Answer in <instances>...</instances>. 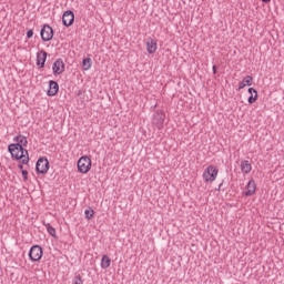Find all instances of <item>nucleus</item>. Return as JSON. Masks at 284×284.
<instances>
[{
  "label": "nucleus",
  "instance_id": "dca6fc26",
  "mask_svg": "<svg viewBox=\"0 0 284 284\" xmlns=\"http://www.w3.org/2000/svg\"><path fill=\"white\" fill-rule=\"evenodd\" d=\"M240 168L243 174H250V172H252V163L247 160H243Z\"/></svg>",
  "mask_w": 284,
  "mask_h": 284
},
{
  "label": "nucleus",
  "instance_id": "0eeeda50",
  "mask_svg": "<svg viewBox=\"0 0 284 284\" xmlns=\"http://www.w3.org/2000/svg\"><path fill=\"white\" fill-rule=\"evenodd\" d=\"M40 37L44 42L52 41L54 38V29H52L50 24H44L40 31Z\"/></svg>",
  "mask_w": 284,
  "mask_h": 284
},
{
  "label": "nucleus",
  "instance_id": "f257e3e1",
  "mask_svg": "<svg viewBox=\"0 0 284 284\" xmlns=\"http://www.w3.org/2000/svg\"><path fill=\"white\" fill-rule=\"evenodd\" d=\"M8 152L11 153V159L13 161H21L22 165H28V163H30V155L28 154V150L20 151L19 148L10 149L9 144Z\"/></svg>",
  "mask_w": 284,
  "mask_h": 284
},
{
  "label": "nucleus",
  "instance_id": "6e6552de",
  "mask_svg": "<svg viewBox=\"0 0 284 284\" xmlns=\"http://www.w3.org/2000/svg\"><path fill=\"white\" fill-rule=\"evenodd\" d=\"M163 123H165V113L163 111H156L153 114V125H155L158 130H163Z\"/></svg>",
  "mask_w": 284,
  "mask_h": 284
},
{
  "label": "nucleus",
  "instance_id": "1a4fd4ad",
  "mask_svg": "<svg viewBox=\"0 0 284 284\" xmlns=\"http://www.w3.org/2000/svg\"><path fill=\"white\" fill-rule=\"evenodd\" d=\"M52 71L54 77H59V74L65 72V63L63 62V59L59 58L53 62Z\"/></svg>",
  "mask_w": 284,
  "mask_h": 284
},
{
  "label": "nucleus",
  "instance_id": "f3484780",
  "mask_svg": "<svg viewBox=\"0 0 284 284\" xmlns=\"http://www.w3.org/2000/svg\"><path fill=\"white\" fill-rule=\"evenodd\" d=\"M252 81H254V78L252 75H246L240 83H239V90H243L246 85H252Z\"/></svg>",
  "mask_w": 284,
  "mask_h": 284
},
{
  "label": "nucleus",
  "instance_id": "393cba45",
  "mask_svg": "<svg viewBox=\"0 0 284 284\" xmlns=\"http://www.w3.org/2000/svg\"><path fill=\"white\" fill-rule=\"evenodd\" d=\"M213 74H216V65H213Z\"/></svg>",
  "mask_w": 284,
  "mask_h": 284
},
{
  "label": "nucleus",
  "instance_id": "f03ea898",
  "mask_svg": "<svg viewBox=\"0 0 284 284\" xmlns=\"http://www.w3.org/2000/svg\"><path fill=\"white\" fill-rule=\"evenodd\" d=\"M202 176L205 183H214V181H216V176H219V169L214 165H210L204 170Z\"/></svg>",
  "mask_w": 284,
  "mask_h": 284
},
{
  "label": "nucleus",
  "instance_id": "9d476101",
  "mask_svg": "<svg viewBox=\"0 0 284 284\" xmlns=\"http://www.w3.org/2000/svg\"><path fill=\"white\" fill-rule=\"evenodd\" d=\"M62 23L65 28H70L74 23V12L72 10H67L62 16Z\"/></svg>",
  "mask_w": 284,
  "mask_h": 284
},
{
  "label": "nucleus",
  "instance_id": "423d86ee",
  "mask_svg": "<svg viewBox=\"0 0 284 284\" xmlns=\"http://www.w3.org/2000/svg\"><path fill=\"white\" fill-rule=\"evenodd\" d=\"M42 257H43V247H41L38 244L31 246V248L29 251L30 261H32L33 263H37Z\"/></svg>",
  "mask_w": 284,
  "mask_h": 284
},
{
  "label": "nucleus",
  "instance_id": "2eb2a0df",
  "mask_svg": "<svg viewBox=\"0 0 284 284\" xmlns=\"http://www.w3.org/2000/svg\"><path fill=\"white\" fill-rule=\"evenodd\" d=\"M247 92L248 94H251L247 99V102L250 103V105H252L253 103H256V101L258 100V91H256V89L254 88H248Z\"/></svg>",
  "mask_w": 284,
  "mask_h": 284
},
{
  "label": "nucleus",
  "instance_id": "b1692460",
  "mask_svg": "<svg viewBox=\"0 0 284 284\" xmlns=\"http://www.w3.org/2000/svg\"><path fill=\"white\" fill-rule=\"evenodd\" d=\"M22 179L23 181H28V170H22Z\"/></svg>",
  "mask_w": 284,
  "mask_h": 284
},
{
  "label": "nucleus",
  "instance_id": "f8f14e48",
  "mask_svg": "<svg viewBox=\"0 0 284 284\" xmlns=\"http://www.w3.org/2000/svg\"><path fill=\"white\" fill-rule=\"evenodd\" d=\"M256 194V182L254 179L250 180L246 185V191L244 192V196H254Z\"/></svg>",
  "mask_w": 284,
  "mask_h": 284
},
{
  "label": "nucleus",
  "instance_id": "5701e85b",
  "mask_svg": "<svg viewBox=\"0 0 284 284\" xmlns=\"http://www.w3.org/2000/svg\"><path fill=\"white\" fill-rule=\"evenodd\" d=\"M34 37V31L32 29L27 31V39H32Z\"/></svg>",
  "mask_w": 284,
  "mask_h": 284
},
{
  "label": "nucleus",
  "instance_id": "aec40b11",
  "mask_svg": "<svg viewBox=\"0 0 284 284\" xmlns=\"http://www.w3.org/2000/svg\"><path fill=\"white\" fill-rule=\"evenodd\" d=\"M84 216L87 221H91V219H94V210L92 207H89L84 211Z\"/></svg>",
  "mask_w": 284,
  "mask_h": 284
},
{
  "label": "nucleus",
  "instance_id": "a211bd4d",
  "mask_svg": "<svg viewBox=\"0 0 284 284\" xmlns=\"http://www.w3.org/2000/svg\"><path fill=\"white\" fill-rule=\"evenodd\" d=\"M112 263V260L108 255H103L101 260V267L102 270H108Z\"/></svg>",
  "mask_w": 284,
  "mask_h": 284
},
{
  "label": "nucleus",
  "instance_id": "ddd939ff",
  "mask_svg": "<svg viewBox=\"0 0 284 284\" xmlns=\"http://www.w3.org/2000/svg\"><path fill=\"white\" fill-rule=\"evenodd\" d=\"M48 60V52L41 50V52L37 53V65L39 68H45V61Z\"/></svg>",
  "mask_w": 284,
  "mask_h": 284
},
{
  "label": "nucleus",
  "instance_id": "39448f33",
  "mask_svg": "<svg viewBox=\"0 0 284 284\" xmlns=\"http://www.w3.org/2000/svg\"><path fill=\"white\" fill-rule=\"evenodd\" d=\"M48 170H50V161L48 158H40L36 163L37 174H48Z\"/></svg>",
  "mask_w": 284,
  "mask_h": 284
},
{
  "label": "nucleus",
  "instance_id": "4be33fe9",
  "mask_svg": "<svg viewBox=\"0 0 284 284\" xmlns=\"http://www.w3.org/2000/svg\"><path fill=\"white\" fill-rule=\"evenodd\" d=\"M72 284H83V278L81 277V274H75Z\"/></svg>",
  "mask_w": 284,
  "mask_h": 284
},
{
  "label": "nucleus",
  "instance_id": "bb28decb",
  "mask_svg": "<svg viewBox=\"0 0 284 284\" xmlns=\"http://www.w3.org/2000/svg\"><path fill=\"white\" fill-rule=\"evenodd\" d=\"M19 170H23V164H18Z\"/></svg>",
  "mask_w": 284,
  "mask_h": 284
},
{
  "label": "nucleus",
  "instance_id": "cd10ccee",
  "mask_svg": "<svg viewBox=\"0 0 284 284\" xmlns=\"http://www.w3.org/2000/svg\"><path fill=\"white\" fill-rule=\"evenodd\" d=\"M272 0H262L263 3H270Z\"/></svg>",
  "mask_w": 284,
  "mask_h": 284
},
{
  "label": "nucleus",
  "instance_id": "7ed1b4c3",
  "mask_svg": "<svg viewBox=\"0 0 284 284\" xmlns=\"http://www.w3.org/2000/svg\"><path fill=\"white\" fill-rule=\"evenodd\" d=\"M92 168V160L88 155H83L78 160V171L81 174H88L89 170Z\"/></svg>",
  "mask_w": 284,
  "mask_h": 284
},
{
  "label": "nucleus",
  "instance_id": "a878e982",
  "mask_svg": "<svg viewBox=\"0 0 284 284\" xmlns=\"http://www.w3.org/2000/svg\"><path fill=\"white\" fill-rule=\"evenodd\" d=\"M221 187H223V182L219 184L217 190L221 191Z\"/></svg>",
  "mask_w": 284,
  "mask_h": 284
},
{
  "label": "nucleus",
  "instance_id": "20e7f679",
  "mask_svg": "<svg viewBox=\"0 0 284 284\" xmlns=\"http://www.w3.org/2000/svg\"><path fill=\"white\" fill-rule=\"evenodd\" d=\"M13 141L16 143L10 144V150H17V148H19L20 151H23V150H26L23 148H28V138H26L22 134L14 136Z\"/></svg>",
  "mask_w": 284,
  "mask_h": 284
},
{
  "label": "nucleus",
  "instance_id": "412c9836",
  "mask_svg": "<svg viewBox=\"0 0 284 284\" xmlns=\"http://www.w3.org/2000/svg\"><path fill=\"white\" fill-rule=\"evenodd\" d=\"M47 231L50 236H53V239H57V229H54L50 223L47 224Z\"/></svg>",
  "mask_w": 284,
  "mask_h": 284
},
{
  "label": "nucleus",
  "instance_id": "4468645a",
  "mask_svg": "<svg viewBox=\"0 0 284 284\" xmlns=\"http://www.w3.org/2000/svg\"><path fill=\"white\" fill-rule=\"evenodd\" d=\"M156 50H158L156 40H154L152 38H148V40H146V51L149 52V54H154V52H156Z\"/></svg>",
  "mask_w": 284,
  "mask_h": 284
},
{
  "label": "nucleus",
  "instance_id": "6ab92c4d",
  "mask_svg": "<svg viewBox=\"0 0 284 284\" xmlns=\"http://www.w3.org/2000/svg\"><path fill=\"white\" fill-rule=\"evenodd\" d=\"M92 68V58H84L82 60V69L88 72Z\"/></svg>",
  "mask_w": 284,
  "mask_h": 284
},
{
  "label": "nucleus",
  "instance_id": "9b49d317",
  "mask_svg": "<svg viewBox=\"0 0 284 284\" xmlns=\"http://www.w3.org/2000/svg\"><path fill=\"white\" fill-rule=\"evenodd\" d=\"M48 97H57L59 94V83L54 80L49 81V90L47 91Z\"/></svg>",
  "mask_w": 284,
  "mask_h": 284
}]
</instances>
